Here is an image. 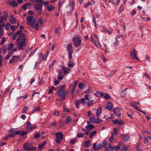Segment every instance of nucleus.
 Here are the masks:
<instances>
[{"label": "nucleus", "instance_id": "46", "mask_svg": "<svg viewBox=\"0 0 151 151\" xmlns=\"http://www.w3.org/2000/svg\"><path fill=\"white\" fill-rule=\"evenodd\" d=\"M38 21L41 25H44L43 20L42 18H39L38 19Z\"/></svg>", "mask_w": 151, "mask_h": 151}, {"label": "nucleus", "instance_id": "39", "mask_svg": "<svg viewBox=\"0 0 151 151\" xmlns=\"http://www.w3.org/2000/svg\"><path fill=\"white\" fill-rule=\"evenodd\" d=\"M93 37H94L96 39V40L98 43L100 45V43L99 42V40L98 37L97 36V35L95 34H93L92 35Z\"/></svg>", "mask_w": 151, "mask_h": 151}, {"label": "nucleus", "instance_id": "5", "mask_svg": "<svg viewBox=\"0 0 151 151\" xmlns=\"http://www.w3.org/2000/svg\"><path fill=\"white\" fill-rule=\"evenodd\" d=\"M75 6V3L72 2L70 3L66 6V11H67V14L68 16L71 15L72 12Z\"/></svg>", "mask_w": 151, "mask_h": 151}, {"label": "nucleus", "instance_id": "23", "mask_svg": "<svg viewBox=\"0 0 151 151\" xmlns=\"http://www.w3.org/2000/svg\"><path fill=\"white\" fill-rule=\"evenodd\" d=\"M61 68L64 74H66L68 73L70 70V69L69 68L67 67L62 66Z\"/></svg>", "mask_w": 151, "mask_h": 151}, {"label": "nucleus", "instance_id": "49", "mask_svg": "<svg viewBox=\"0 0 151 151\" xmlns=\"http://www.w3.org/2000/svg\"><path fill=\"white\" fill-rule=\"evenodd\" d=\"M40 136V133H36L34 136V138L35 139H37Z\"/></svg>", "mask_w": 151, "mask_h": 151}, {"label": "nucleus", "instance_id": "21", "mask_svg": "<svg viewBox=\"0 0 151 151\" xmlns=\"http://www.w3.org/2000/svg\"><path fill=\"white\" fill-rule=\"evenodd\" d=\"M101 147V146L100 144L98 145H96V143H94L93 144V148L95 150H99Z\"/></svg>", "mask_w": 151, "mask_h": 151}, {"label": "nucleus", "instance_id": "35", "mask_svg": "<svg viewBox=\"0 0 151 151\" xmlns=\"http://www.w3.org/2000/svg\"><path fill=\"white\" fill-rule=\"evenodd\" d=\"M130 106L133 107L134 109L139 111V110L138 109V106L132 103L131 104Z\"/></svg>", "mask_w": 151, "mask_h": 151}, {"label": "nucleus", "instance_id": "57", "mask_svg": "<svg viewBox=\"0 0 151 151\" xmlns=\"http://www.w3.org/2000/svg\"><path fill=\"white\" fill-rule=\"evenodd\" d=\"M55 89V88L53 87L52 86L51 88L50 89L49 92L48 93L49 94H50L52 93L53 92V91Z\"/></svg>", "mask_w": 151, "mask_h": 151}, {"label": "nucleus", "instance_id": "18", "mask_svg": "<svg viewBox=\"0 0 151 151\" xmlns=\"http://www.w3.org/2000/svg\"><path fill=\"white\" fill-rule=\"evenodd\" d=\"M58 139L62 140L63 139V134L61 132H58L55 134Z\"/></svg>", "mask_w": 151, "mask_h": 151}, {"label": "nucleus", "instance_id": "52", "mask_svg": "<svg viewBox=\"0 0 151 151\" xmlns=\"http://www.w3.org/2000/svg\"><path fill=\"white\" fill-rule=\"evenodd\" d=\"M81 131L82 132H85V134L87 135H88L89 134V132H90V131H88L87 130L83 128L82 129Z\"/></svg>", "mask_w": 151, "mask_h": 151}, {"label": "nucleus", "instance_id": "59", "mask_svg": "<svg viewBox=\"0 0 151 151\" xmlns=\"http://www.w3.org/2000/svg\"><path fill=\"white\" fill-rule=\"evenodd\" d=\"M0 31L1 30V29L2 28L4 27L5 26V23L3 22L2 23H0Z\"/></svg>", "mask_w": 151, "mask_h": 151}, {"label": "nucleus", "instance_id": "10", "mask_svg": "<svg viewBox=\"0 0 151 151\" xmlns=\"http://www.w3.org/2000/svg\"><path fill=\"white\" fill-rule=\"evenodd\" d=\"M19 56L18 55H14L12 56L9 61V63L13 64L17 62L19 60Z\"/></svg>", "mask_w": 151, "mask_h": 151}, {"label": "nucleus", "instance_id": "12", "mask_svg": "<svg viewBox=\"0 0 151 151\" xmlns=\"http://www.w3.org/2000/svg\"><path fill=\"white\" fill-rule=\"evenodd\" d=\"M27 126L28 128L27 131H30L34 129H35L37 127L36 126H32L31 122L28 121H27Z\"/></svg>", "mask_w": 151, "mask_h": 151}, {"label": "nucleus", "instance_id": "61", "mask_svg": "<svg viewBox=\"0 0 151 151\" xmlns=\"http://www.w3.org/2000/svg\"><path fill=\"white\" fill-rule=\"evenodd\" d=\"M148 141V138L146 137H144V142L145 143H147Z\"/></svg>", "mask_w": 151, "mask_h": 151}, {"label": "nucleus", "instance_id": "48", "mask_svg": "<svg viewBox=\"0 0 151 151\" xmlns=\"http://www.w3.org/2000/svg\"><path fill=\"white\" fill-rule=\"evenodd\" d=\"M106 150L105 151H113V147H106Z\"/></svg>", "mask_w": 151, "mask_h": 151}, {"label": "nucleus", "instance_id": "55", "mask_svg": "<svg viewBox=\"0 0 151 151\" xmlns=\"http://www.w3.org/2000/svg\"><path fill=\"white\" fill-rule=\"evenodd\" d=\"M27 133L28 132L27 131L23 132L21 131L20 135L21 136H23L27 134Z\"/></svg>", "mask_w": 151, "mask_h": 151}, {"label": "nucleus", "instance_id": "28", "mask_svg": "<svg viewBox=\"0 0 151 151\" xmlns=\"http://www.w3.org/2000/svg\"><path fill=\"white\" fill-rule=\"evenodd\" d=\"M10 22L12 24H14L15 22V19L12 16H10L9 17Z\"/></svg>", "mask_w": 151, "mask_h": 151}, {"label": "nucleus", "instance_id": "63", "mask_svg": "<svg viewBox=\"0 0 151 151\" xmlns=\"http://www.w3.org/2000/svg\"><path fill=\"white\" fill-rule=\"evenodd\" d=\"M104 97L105 99H110V97L107 93H105Z\"/></svg>", "mask_w": 151, "mask_h": 151}, {"label": "nucleus", "instance_id": "13", "mask_svg": "<svg viewBox=\"0 0 151 151\" xmlns=\"http://www.w3.org/2000/svg\"><path fill=\"white\" fill-rule=\"evenodd\" d=\"M113 111L114 112V114L116 116L118 117H120V109L119 108L117 107L116 108H114L113 109Z\"/></svg>", "mask_w": 151, "mask_h": 151}, {"label": "nucleus", "instance_id": "64", "mask_svg": "<svg viewBox=\"0 0 151 151\" xmlns=\"http://www.w3.org/2000/svg\"><path fill=\"white\" fill-rule=\"evenodd\" d=\"M111 136L109 137V140L110 142H112L113 141L114 139V137H113V134L112 133L111 134Z\"/></svg>", "mask_w": 151, "mask_h": 151}, {"label": "nucleus", "instance_id": "38", "mask_svg": "<svg viewBox=\"0 0 151 151\" xmlns=\"http://www.w3.org/2000/svg\"><path fill=\"white\" fill-rule=\"evenodd\" d=\"M91 142V141L90 140L86 141L85 142V146L86 147H89V144Z\"/></svg>", "mask_w": 151, "mask_h": 151}, {"label": "nucleus", "instance_id": "53", "mask_svg": "<svg viewBox=\"0 0 151 151\" xmlns=\"http://www.w3.org/2000/svg\"><path fill=\"white\" fill-rule=\"evenodd\" d=\"M77 136L78 138L83 137L84 136V134L82 133H80L77 134Z\"/></svg>", "mask_w": 151, "mask_h": 151}, {"label": "nucleus", "instance_id": "34", "mask_svg": "<svg viewBox=\"0 0 151 151\" xmlns=\"http://www.w3.org/2000/svg\"><path fill=\"white\" fill-rule=\"evenodd\" d=\"M96 133V131H93L90 134L89 138H91L92 137L94 136Z\"/></svg>", "mask_w": 151, "mask_h": 151}, {"label": "nucleus", "instance_id": "62", "mask_svg": "<svg viewBox=\"0 0 151 151\" xmlns=\"http://www.w3.org/2000/svg\"><path fill=\"white\" fill-rule=\"evenodd\" d=\"M140 144H138L136 146L137 151H142V150L140 148Z\"/></svg>", "mask_w": 151, "mask_h": 151}, {"label": "nucleus", "instance_id": "43", "mask_svg": "<svg viewBox=\"0 0 151 151\" xmlns=\"http://www.w3.org/2000/svg\"><path fill=\"white\" fill-rule=\"evenodd\" d=\"M40 108L39 107H37L32 111V113H34L36 111H40Z\"/></svg>", "mask_w": 151, "mask_h": 151}, {"label": "nucleus", "instance_id": "51", "mask_svg": "<svg viewBox=\"0 0 151 151\" xmlns=\"http://www.w3.org/2000/svg\"><path fill=\"white\" fill-rule=\"evenodd\" d=\"M80 101L79 100H77L75 103V105L76 108H78L79 106Z\"/></svg>", "mask_w": 151, "mask_h": 151}, {"label": "nucleus", "instance_id": "8", "mask_svg": "<svg viewBox=\"0 0 151 151\" xmlns=\"http://www.w3.org/2000/svg\"><path fill=\"white\" fill-rule=\"evenodd\" d=\"M8 17V14L5 12H3L2 13L0 18V23H2L4 21H6Z\"/></svg>", "mask_w": 151, "mask_h": 151}, {"label": "nucleus", "instance_id": "2", "mask_svg": "<svg viewBox=\"0 0 151 151\" xmlns=\"http://www.w3.org/2000/svg\"><path fill=\"white\" fill-rule=\"evenodd\" d=\"M27 24L28 25L31 26V28H34V25L36 22V20L32 16L27 17L26 18Z\"/></svg>", "mask_w": 151, "mask_h": 151}, {"label": "nucleus", "instance_id": "37", "mask_svg": "<svg viewBox=\"0 0 151 151\" xmlns=\"http://www.w3.org/2000/svg\"><path fill=\"white\" fill-rule=\"evenodd\" d=\"M116 70H112L109 74L108 76L109 77H111L116 73Z\"/></svg>", "mask_w": 151, "mask_h": 151}, {"label": "nucleus", "instance_id": "50", "mask_svg": "<svg viewBox=\"0 0 151 151\" xmlns=\"http://www.w3.org/2000/svg\"><path fill=\"white\" fill-rule=\"evenodd\" d=\"M107 142L106 141H104L103 142L100 143L101 146V147H102L106 146L107 145Z\"/></svg>", "mask_w": 151, "mask_h": 151}, {"label": "nucleus", "instance_id": "17", "mask_svg": "<svg viewBox=\"0 0 151 151\" xmlns=\"http://www.w3.org/2000/svg\"><path fill=\"white\" fill-rule=\"evenodd\" d=\"M113 123L114 124H118L119 125H121L124 123V122L122 120H114L112 121Z\"/></svg>", "mask_w": 151, "mask_h": 151}, {"label": "nucleus", "instance_id": "40", "mask_svg": "<svg viewBox=\"0 0 151 151\" xmlns=\"http://www.w3.org/2000/svg\"><path fill=\"white\" fill-rule=\"evenodd\" d=\"M14 46L13 44L12 43H9L7 49L8 50H10Z\"/></svg>", "mask_w": 151, "mask_h": 151}, {"label": "nucleus", "instance_id": "15", "mask_svg": "<svg viewBox=\"0 0 151 151\" xmlns=\"http://www.w3.org/2000/svg\"><path fill=\"white\" fill-rule=\"evenodd\" d=\"M113 108V104L111 102H107L106 105V108L109 110H111Z\"/></svg>", "mask_w": 151, "mask_h": 151}, {"label": "nucleus", "instance_id": "36", "mask_svg": "<svg viewBox=\"0 0 151 151\" xmlns=\"http://www.w3.org/2000/svg\"><path fill=\"white\" fill-rule=\"evenodd\" d=\"M80 103H81L83 105H84L86 103L85 99L84 98H82L80 101Z\"/></svg>", "mask_w": 151, "mask_h": 151}, {"label": "nucleus", "instance_id": "3", "mask_svg": "<svg viewBox=\"0 0 151 151\" xmlns=\"http://www.w3.org/2000/svg\"><path fill=\"white\" fill-rule=\"evenodd\" d=\"M57 88H60L58 92V96L61 98V99L64 100L65 99L66 93L64 91V89L63 86L58 87Z\"/></svg>", "mask_w": 151, "mask_h": 151}, {"label": "nucleus", "instance_id": "30", "mask_svg": "<svg viewBox=\"0 0 151 151\" xmlns=\"http://www.w3.org/2000/svg\"><path fill=\"white\" fill-rule=\"evenodd\" d=\"M91 95L89 93H86L84 96L85 99L87 100H89L91 99Z\"/></svg>", "mask_w": 151, "mask_h": 151}, {"label": "nucleus", "instance_id": "6", "mask_svg": "<svg viewBox=\"0 0 151 151\" xmlns=\"http://www.w3.org/2000/svg\"><path fill=\"white\" fill-rule=\"evenodd\" d=\"M73 45L76 47L79 46L81 44L82 40L78 37H74L73 39Z\"/></svg>", "mask_w": 151, "mask_h": 151}, {"label": "nucleus", "instance_id": "19", "mask_svg": "<svg viewBox=\"0 0 151 151\" xmlns=\"http://www.w3.org/2000/svg\"><path fill=\"white\" fill-rule=\"evenodd\" d=\"M31 5V4L28 2L23 5L22 6V8L24 10H25L29 8Z\"/></svg>", "mask_w": 151, "mask_h": 151}, {"label": "nucleus", "instance_id": "27", "mask_svg": "<svg viewBox=\"0 0 151 151\" xmlns=\"http://www.w3.org/2000/svg\"><path fill=\"white\" fill-rule=\"evenodd\" d=\"M86 128L89 129L90 130H92L94 128V127L92 124H89L86 126Z\"/></svg>", "mask_w": 151, "mask_h": 151}, {"label": "nucleus", "instance_id": "14", "mask_svg": "<svg viewBox=\"0 0 151 151\" xmlns=\"http://www.w3.org/2000/svg\"><path fill=\"white\" fill-rule=\"evenodd\" d=\"M59 75L58 76V78L60 80H62L63 78L64 75L61 70H58Z\"/></svg>", "mask_w": 151, "mask_h": 151}, {"label": "nucleus", "instance_id": "56", "mask_svg": "<svg viewBox=\"0 0 151 151\" xmlns=\"http://www.w3.org/2000/svg\"><path fill=\"white\" fill-rule=\"evenodd\" d=\"M93 100H91L87 102V105L88 106H90L93 103Z\"/></svg>", "mask_w": 151, "mask_h": 151}, {"label": "nucleus", "instance_id": "25", "mask_svg": "<svg viewBox=\"0 0 151 151\" xmlns=\"http://www.w3.org/2000/svg\"><path fill=\"white\" fill-rule=\"evenodd\" d=\"M87 86L86 84L85 83H81L78 85V87L80 89H83Z\"/></svg>", "mask_w": 151, "mask_h": 151}, {"label": "nucleus", "instance_id": "42", "mask_svg": "<svg viewBox=\"0 0 151 151\" xmlns=\"http://www.w3.org/2000/svg\"><path fill=\"white\" fill-rule=\"evenodd\" d=\"M124 9V7L122 5H121L118 9V11L120 12H122Z\"/></svg>", "mask_w": 151, "mask_h": 151}, {"label": "nucleus", "instance_id": "47", "mask_svg": "<svg viewBox=\"0 0 151 151\" xmlns=\"http://www.w3.org/2000/svg\"><path fill=\"white\" fill-rule=\"evenodd\" d=\"M71 120V117L69 116H67L66 118V123L67 124H68V123H69Z\"/></svg>", "mask_w": 151, "mask_h": 151}, {"label": "nucleus", "instance_id": "31", "mask_svg": "<svg viewBox=\"0 0 151 151\" xmlns=\"http://www.w3.org/2000/svg\"><path fill=\"white\" fill-rule=\"evenodd\" d=\"M46 144V142L45 141L42 144L39 145L38 147V149L39 150H41L43 147L45 146Z\"/></svg>", "mask_w": 151, "mask_h": 151}, {"label": "nucleus", "instance_id": "32", "mask_svg": "<svg viewBox=\"0 0 151 151\" xmlns=\"http://www.w3.org/2000/svg\"><path fill=\"white\" fill-rule=\"evenodd\" d=\"M9 4L14 7H16L18 5V4L15 1H10Z\"/></svg>", "mask_w": 151, "mask_h": 151}, {"label": "nucleus", "instance_id": "60", "mask_svg": "<svg viewBox=\"0 0 151 151\" xmlns=\"http://www.w3.org/2000/svg\"><path fill=\"white\" fill-rule=\"evenodd\" d=\"M28 107L27 106H25L24 107V109H22L23 113H24L28 110Z\"/></svg>", "mask_w": 151, "mask_h": 151}, {"label": "nucleus", "instance_id": "29", "mask_svg": "<svg viewBox=\"0 0 151 151\" xmlns=\"http://www.w3.org/2000/svg\"><path fill=\"white\" fill-rule=\"evenodd\" d=\"M55 8V7L52 5H50L46 8L49 11H52Z\"/></svg>", "mask_w": 151, "mask_h": 151}, {"label": "nucleus", "instance_id": "22", "mask_svg": "<svg viewBox=\"0 0 151 151\" xmlns=\"http://www.w3.org/2000/svg\"><path fill=\"white\" fill-rule=\"evenodd\" d=\"M128 88L123 89L121 93V96L123 98H125L126 96V91Z\"/></svg>", "mask_w": 151, "mask_h": 151}, {"label": "nucleus", "instance_id": "58", "mask_svg": "<svg viewBox=\"0 0 151 151\" xmlns=\"http://www.w3.org/2000/svg\"><path fill=\"white\" fill-rule=\"evenodd\" d=\"M91 41L92 42V43L95 45H96V42L95 41V40L93 39V37L92 35L91 37Z\"/></svg>", "mask_w": 151, "mask_h": 151}, {"label": "nucleus", "instance_id": "26", "mask_svg": "<svg viewBox=\"0 0 151 151\" xmlns=\"http://www.w3.org/2000/svg\"><path fill=\"white\" fill-rule=\"evenodd\" d=\"M102 111V108L101 107H99L97 109L96 114V116L98 117L101 114Z\"/></svg>", "mask_w": 151, "mask_h": 151}, {"label": "nucleus", "instance_id": "24", "mask_svg": "<svg viewBox=\"0 0 151 151\" xmlns=\"http://www.w3.org/2000/svg\"><path fill=\"white\" fill-rule=\"evenodd\" d=\"M78 83V81H76L74 83L72 87V89L71 90L72 94L73 95V94L75 91V90L76 85Z\"/></svg>", "mask_w": 151, "mask_h": 151}, {"label": "nucleus", "instance_id": "44", "mask_svg": "<svg viewBox=\"0 0 151 151\" xmlns=\"http://www.w3.org/2000/svg\"><path fill=\"white\" fill-rule=\"evenodd\" d=\"M49 53V51H47L46 54L43 55L42 58H44V56H45V58H44V60L45 61L47 60V57Z\"/></svg>", "mask_w": 151, "mask_h": 151}, {"label": "nucleus", "instance_id": "20", "mask_svg": "<svg viewBox=\"0 0 151 151\" xmlns=\"http://www.w3.org/2000/svg\"><path fill=\"white\" fill-rule=\"evenodd\" d=\"M94 95L97 97H99L100 96H104V93L101 92L97 91L96 93H93Z\"/></svg>", "mask_w": 151, "mask_h": 151}, {"label": "nucleus", "instance_id": "45", "mask_svg": "<svg viewBox=\"0 0 151 151\" xmlns=\"http://www.w3.org/2000/svg\"><path fill=\"white\" fill-rule=\"evenodd\" d=\"M96 122V119L95 117L90 118V122L91 123H95Z\"/></svg>", "mask_w": 151, "mask_h": 151}, {"label": "nucleus", "instance_id": "9", "mask_svg": "<svg viewBox=\"0 0 151 151\" xmlns=\"http://www.w3.org/2000/svg\"><path fill=\"white\" fill-rule=\"evenodd\" d=\"M30 145H31L30 143H26L24 145V149L26 150L27 151L33 150H35V147H30Z\"/></svg>", "mask_w": 151, "mask_h": 151}, {"label": "nucleus", "instance_id": "11", "mask_svg": "<svg viewBox=\"0 0 151 151\" xmlns=\"http://www.w3.org/2000/svg\"><path fill=\"white\" fill-rule=\"evenodd\" d=\"M137 53L134 49H133V51H131L130 52V54L131 58L132 59H136L137 60H139V59L137 58Z\"/></svg>", "mask_w": 151, "mask_h": 151}, {"label": "nucleus", "instance_id": "7", "mask_svg": "<svg viewBox=\"0 0 151 151\" xmlns=\"http://www.w3.org/2000/svg\"><path fill=\"white\" fill-rule=\"evenodd\" d=\"M67 50L68 51V56L70 59L72 58V54L73 52L72 45L71 43L68 44L67 46Z\"/></svg>", "mask_w": 151, "mask_h": 151}, {"label": "nucleus", "instance_id": "1", "mask_svg": "<svg viewBox=\"0 0 151 151\" xmlns=\"http://www.w3.org/2000/svg\"><path fill=\"white\" fill-rule=\"evenodd\" d=\"M25 35L24 34H21L18 37L16 40V42L19 50H22L23 47L25 44Z\"/></svg>", "mask_w": 151, "mask_h": 151}, {"label": "nucleus", "instance_id": "33", "mask_svg": "<svg viewBox=\"0 0 151 151\" xmlns=\"http://www.w3.org/2000/svg\"><path fill=\"white\" fill-rule=\"evenodd\" d=\"M74 65V63L72 62L71 60H69L68 63V66L70 67H72Z\"/></svg>", "mask_w": 151, "mask_h": 151}, {"label": "nucleus", "instance_id": "4", "mask_svg": "<svg viewBox=\"0 0 151 151\" xmlns=\"http://www.w3.org/2000/svg\"><path fill=\"white\" fill-rule=\"evenodd\" d=\"M43 2L37 3L34 5V9L35 10L38 12V14H40L42 12Z\"/></svg>", "mask_w": 151, "mask_h": 151}, {"label": "nucleus", "instance_id": "54", "mask_svg": "<svg viewBox=\"0 0 151 151\" xmlns=\"http://www.w3.org/2000/svg\"><path fill=\"white\" fill-rule=\"evenodd\" d=\"M5 41H6L5 38L4 37H3L2 38V39L1 40V42L0 43V44L2 45V44H4L5 43Z\"/></svg>", "mask_w": 151, "mask_h": 151}, {"label": "nucleus", "instance_id": "41", "mask_svg": "<svg viewBox=\"0 0 151 151\" xmlns=\"http://www.w3.org/2000/svg\"><path fill=\"white\" fill-rule=\"evenodd\" d=\"M34 27L36 30H38L39 28V24L38 22H37L36 23L35 26H34Z\"/></svg>", "mask_w": 151, "mask_h": 151}, {"label": "nucleus", "instance_id": "16", "mask_svg": "<svg viewBox=\"0 0 151 151\" xmlns=\"http://www.w3.org/2000/svg\"><path fill=\"white\" fill-rule=\"evenodd\" d=\"M121 137H122V139L124 142H127L130 139L129 136L127 134H122L121 135Z\"/></svg>", "mask_w": 151, "mask_h": 151}]
</instances>
